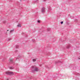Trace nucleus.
I'll return each mask as SVG.
<instances>
[{
	"mask_svg": "<svg viewBox=\"0 0 80 80\" xmlns=\"http://www.w3.org/2000/svg\"><path fill=\"white\" fill-rule=\"evenodd\" d=\"M32 68H35L34 71H35L36 72H37V71H38V68H37V67H36V66H32Z\"/></svg>",
	"mask_w": 80,
	"mask_h": 80,
	"instance_id": "1",
	"label": "nucleus"
},
{
	"mask_svg": "<svg viewBox=\"0 0 80 80\" xmlns=\"http://www.w3.org/2000/svg\"><path fill=\"white\" fill-rule=\"evenodd\" d=\"M6 73L7 75H13V73L12 72H7Z\"/></svg>",
	"mask_w": 80,
	"mask_h": 80,
	"instance_id": "2",
	"label": "nucleus"
},
{
	"mask_svg": "<svg viewBox=\"0 0 80 80\" xmlns=\"http://www.w3.org/2000/svg\"><path fill=\"white\" fill-rule=\"evenodd\" d=\"M42 13H44L45 12V9L44 8H43L41 10Z\"/></svg>",
	"mask_w": 80,
	"mask_h": 80,
	"instance_id": "3",
	"label": "nucleus"
},
{
	"mask_svg": "<svg viewBox=\"0 0 80 80\" xmlns=\"http://www.w3.org/2000/svg\"><path fill=\"white\" fill-rule=\"evenodd\" d=\"M51 10H52V9L50 7L49 8H48V12H49V11H50Z\"/></svg>",
	"mask_w": 80,
	"mask_h": 80,
	"instance_id": "4",
	"label": "nucleus"
},
{
	"mask_svg": "<svg viewBox=\"0 0 80 80\" xmlns=\"http://www.w3.org/2000/svg\"><path fill=\"white\" fill-rule=\"evenodd\" d=\"M18 27H21V25L20 24H18Z\"/></svg>",
	"mask_w": 80,
	"mask_h": 80,
	"instance_id": "5",
	"label": "nucleus"
},
{
	"mask_svg": "<svg viewBox=\"0 0 80 80\" xmlns=\"http://www.w3.org/2000/svg\"><path fill=\"white\" fill-rule=\"evenodd\" d=\"M10 62H12V63H13V59H10L9 60Z\"/></svg>",
	"mask_w": 80,
	"mask_h": 80,
	"instance_id": "6",
	"label": "nucleus"
},
{
	"mask_svg": "<svg viewBox=\"0 0 80 80\" xmlns=\"http://www.w3.org/2000/svg\"><path fill=\"white\" fill-rule=\"evenodd\" d=\"M13 31H14V30H12L11 31H10V33H13Z\"/></svg>",
	"mask_w": 80,
	"mask_h": 80,
	"instance_id": "7",
	"label": "nucleus"
},
{
	"mask_svg": "<svg viewBox=\"0 0 80 80\" xmlns=\"http://www.w3.org/2000/svg\"><path fill=\"white\" fill-rule=\"evenodd\" d=\"M9 68H10V69H13V67H10Z\"/></svg>",
	"mask_w": 80,
	"mask_h": 80,
	"instance_id": "8",
	"label": "nucleus"
},
{
	"mask_svg": "<svg viewBox=\"0 0 80 80\" xmlns=\"http://www.w3.org/2000/svg\"><path fill=\"white\" fill-rule=\"evenodd\" d=\"M33 62H36V60L35 59H33Z\"/></svg>",
	"mask_w": 80,
	"mask_h": 80,
	"instance_id": "9",
	"label": "nucleus"
},
{
	"mask_svg": "<svg viewBox=\"0 0 80 80\" xmlns=\"http://www.w3.org/2000/svg\"><path fill=\"white\" fill-rule=\"evenodd\" d=\"M67 48H70V46H68Z\"/></svg>",
	"mask_w": 80,
	"mask_h": 80,
	"instance_id": "10",
	"label": "nucleus"
},
{
	"mask_svg": "<svg viewBox=\"0 0 80 80\" xmlns=\"http://www.w3.org/2000/svg\"><path fill=\"white\" fill-rule=\"evenodd\" d=\"M63 21H62V22H61V24H63Z\"/></svg>",
	"mask_w": 80,
	"mask_h": 80,
	"instance_id": "11",
	"label": "nucleus"
},
{
	"mask_svg": "<svg viewBox=\"0 0 80 80\" xmlns=\"http://www.w3.org/2000/svg\"><path fill=\"white\" fill-rule=\"evenodd\" d=\"M48 31H49V30H50V28H48Z\"/></svg>",
	"mask_w": 80,
	"mask_h": 80,
	"instance_id": "12",
	"label": "nucleus"
},
{
	"mask_svg": "<svg viewBox=\"0 0 80 80\" xmlns=\"http://www.w3.org/2000/svg\"><path fill=\"white\" fill-rule=\"evenodd\" d=\"M16 48H18V46H16Z\"/></svg>",
	"mask_w": 80,
	"mask_h": 80,
	"instance_id": "13",
	"label": "nucleus"
},
{
	"mask_svg": "<svg viewBox=\"0 0 80 80\" xmlns=\"http://www.w3.org/2000/svg\"><path fill=\"white\" fill-rule=\"evenodd\" d=\"M38 23H40V21H39V20H38Z\"/></svg>",
	"mask_w": 80,
	"mask_h": 80,
	"instance_id": "14",
	"label": "nucleus"
},
{
	"mask_svg": "<svg viewBox=\"0 0 80 80\" xmlns=\"http://www.w3.org/2000/svg\"><path fill=\"white\" fill-rule=\"evenodd\" d=\"M10 40H11V39L9 38L8 39V41H10Z\"/></svg>",
	"mask_w": 80,
	"mask_h": 80,
	"instance_id": "15",
	"label": "nucleus"
},
{
	"mask_svg": "<svg viewBox=\"0 0 80 80\" xmlns=\"http://www.w3.org/2000/svg\"><path fill=\"white\" fill-rule=\"evenodd\" d=\"M32 42H34L35 41V40L33 39V40H32Z\"/></svg>",
	"mask_w": 80,
	"mask_h": 80,
	"instance_id": "16",
	"label": "nucleus"
},
{
	"mask_svg": "<svg viewBox=\"0 0 80 80\" xmlns=\"http://www.w3.org/2000/svg\"><path fill=\"white\" fill-rule=\"evenodd\" d=\"M36 2H38V0H36Z\"/></svg>",
	"mask_w": 80,
	"mask_h": 80,
	"instance_id": "17",
	"label": "nucleus"
},
{
	"mask_svg": "<svg viewBox=\"0 0 80 80\" xmlns=\"http://www.w3.org/2000/svg\"><path fill=\"white\" fill-rule=\"evenodd\" d=\"M44 1H45H45H47V0H43Z\"/></svg>",
	"mask_w": 80,
	"mask_h": 80,
	"instance_id": "18",
	"label": "nucleus"
},
{
	"mask_svg": "<svg viewBox=\"0 0 80 80\" xmlns=\"http://www.w3.org/2000/svg\"><path fill=\"white\" fill-rule=\"evenodd\" d=\"M18 57H20V56H18Z\"/></svg>",
	"mask_w": 80,
	"mask_h": 80,
	"instance_id": "19",
	"label": "nucleus"
},
{
	"mask_svg": "<svg viewBox=\"0 0 80 80\" xmlns=\"http://www.w3.org/2000/svg\"><path fill=\"white\" fill-rule=\"evenodd\" d=\"M18 58H17V59H18Z\"/></svg>",
	"mask_w": 80,
	"mask_h": 80,
	"instance_id": "20",
	"label": "nucleus"
}]
</instances>
